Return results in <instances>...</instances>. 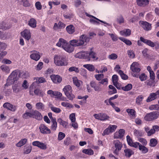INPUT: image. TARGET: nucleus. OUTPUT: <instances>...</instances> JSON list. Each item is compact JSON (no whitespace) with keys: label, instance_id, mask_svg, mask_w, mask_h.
<instances>
[{"label":"nucleus","instance_id":"1","mask_svg":"<svg viewBox=\"0 0 159 159\" xmlns=\"http://www.w3.org/2000/svg\"><path fill=\"white\" fill-rule=\"evenodd\" d=\"M90 38L85 34L81 35L79 39H73L70 41V44L74 47L81 46L89 41Z\"/></svg>","mask_w":159,"mask_h":159},{"label":"nucleus","instance_id":"2","mask_svg":"<svg viewBox=\"0 0 159 159\" xmlns=\"http://www.w3.org/2000/svg\"><path fill=\"white\" fill-rule=\"evenodd\" d=\"M20 74L17 71L15 70L11 74L7 79V82L5 84V87L10 85L13 82L16 83L19 77Z\"/></svg>","mask_w":159,"mask_h":159},{"label":"nucleus","instance_id":"3","mask_svg":"<svg viewBox=\"0 0 159 159\" xmlns=\"http://www.w3.org/2000/svg\"><path fill=\"white\" fill-rule=\"evenodd\" d=\"M65 95L70 100H72L75 98V96L72 93L73 90L70 85L65 86L63 89Z\"/></svg>","mask_w":159,"mask_h":159},{"label":"nucleus","instance_id":"4","mask_svg":"<svg viewBox=\"0 0 159 159\" xmlns=\"http://www.w3.org/2000/svg\"><path fill=\"white\" fill-rule=\"evenodd\" d=\"M54 62L56 66H65L68 64L67 62L65 61L62 57L58 55L54 56Z\"/></svg>","mask_w":159,"mask_h":159},{"label":"nucleus","instance_id":"5","mask_svg":"<svg viewBox=\"0 0 159 159\" xmlns=\"http://www.w3.org/2000/svg\"><path fill=\"white\" fill-rule=\"evenodd\" d=\"M158 116L156 112H152L147 114L144 117V119L147 121H152L157 119Z\"/></svg>","mask_w":159,"mask_h":159},{"label":"nucleus","instance_id":"6","mask_svg":"<svg viewBox=\"0 0 159 159\" xmlns=\"http://www.w3.org/2000/svg\"><path fill=\"white\" fill-rule=\"evenodd\" d=\"M117 127L116 125H110L108 127L105 129L102 134L103 136L108 135L110 133H112L115 131Z\"/></svg>","mask_w":159,"mask_h":159},{"label":"nucleus","instance_id":"7","mask_svg":"<svg viewBox=\"0 0 159 159\" xmlns=\"http://www.w3.org/2000/svg\"><path fill=\"white\" fill-rule=\"evenodd\" d=\"M130 70L134 73H138L140 71V69L139 64L136 62H133L130 66Z\"/></svg>","mask_w":159,"mask_h":159},{"label":"nucleus","instance_id":"8","mask_svg":"<svg viewBox=\"0 0 159 159\" xmlns=\"http://www.w3.org/2000/svg\"><path fill=\"white\" fill-rule=\"evenodd\" d=\"M93 116L96 119L102 121L106 120L109 117L106 114L102 113L95 114L93 115Z\"/></svg>","mask_w":159,"mask_h":159},{"label":"nucleus","instance_id":"9","mask_svg":"<svg viewBox=\"0 0 159 159\" xmlns=\"http://www.w3.org/2000/svg\"><path fill=\"white\" fill-rule=\"evenodd\" d=\"M113 144L115 145V147L116 148L114 153L117 154L118 152L121 150L122 147V143L118 140H116L113 141Z\"/></svg>","mask_w":159,"mask_h":159},{"label":"nucleus","instance_id":"10","mask_svg":"<svg viewBox=\"0 0 159 159\" xmlns=\"http://www.w3.org/2000/svg\"><path fill=\"white\" fill-rule=\"evenodd\" d=\"M39 129L41 133L43 134H50L51 133L50 129L43 124H41L39 126Z\"/></svg>","mask_w":159,"mask_h":159},{"label":"nucleus","instance_id":"11","mask_svg":"<svg viewBox=\"0 0 159 159\" xmlns=\"http://www.w3.org/2000/svg\"><path fill=\"white\" fill-rule=\"evenodd\" d=\"M32 144L33 146L38 147L41 149L45 150L47 148V144L45 143H43L39 141L33 142L32 143Z\"/></svg>","mask_w":159,"mask_h":159},{"label":"nucleus","instance_id":"12","mask_svg":"<svg viewBox=\"0 0 159 159\" xmlns=\"http://www.w3.org/2000/svg\"><path fill=\"white\" fill-rule=\"evenodd\" d=\"M3 107L7 109L8 110L13 112L15 111L17 109L16 106L9 102H5L4 103L3 105Z\"/></svg>","mask_w":159,"mask_h":159},{"label":"nucleus","instance_id":"13","mask_svg":"<svg viewBox=\"0 0 159 159\" xmlns=\"http://www.w3.org/2000/svg\"><path fill=\"white\" fill-rule=\"evenodd\" d=\"M50 78L53 82L55 84L59 83L62 81L61 78L58 75H52Z\"/></svg>","mask_w":159,"mask_h":159},{"label":"nucleus","instance_id":"14","mask_svg":"<svg viewBox=\"0 0 159 159\" xmlns=\"http://www.w3.org/2000/svg\"><path fill=\"white\" fill-rule=\"evenodd\" d=\"M125 131L123 129H120L118 132H116L114 134V139H120L124 136Z\"/></svg>","mask_w":159,"mask_h":159},{"label":"nucleus","instance_id":"15","mask_svg":"<svg viewBox=\"0 0 159 159\" xmlns=\"http://www.w3.org/2000/svg\"><path fill=\"white\" fill-rule=\"evenodd\" d=\"M91 87L93 88L94 90L97 92H100L101 90V89L100 87V84L94 81H92L90 82Z\"/></svg>","mask_w":159,"mask_h":159},{"label":"nucleus","instance_id":"16","mask_svg":"<svg viewBox=\"0 0 159 159\" xmlns=\"http://www.w3.org/2000/svg\"><path fill=\"white\" fill-rule=\"evenodd\" d=\"M21 35L27 40L31 38V33L29 30L25 29L21 32Z\"/></svg>","mask_w":159,"mask_h":159},{"label":"nucleus","instance_id":"17","mask_svg":"<svg viewBox=\"0 0 159 159\" xmlns=\"http://www.w3.org/2000/svg\"><path fill=\"white\" fill-rule=\"evenodd\" d=\"M32 53L30 55V57L31 59L36 61H38L40 58V55L39 52L36 51H33L31 52Z\"/></svg>","mask_w":159,"mask_h":159},{"label":"nucleus","instance_id":"18","mask_svg":"<svg viewBox=\"0 0 159 159\" xmlns=\"http://www.w3.org/2000/svg\"><path fill=\"white\" fill-rule=\"evenodd\" d=\"M21 83L19 81L16 82L14 83L12 87L13 91L16 93L19 92L20 90V86Z\"/></svg>","mask_w":159,"mask_h":159},{"label":"nucleus","instance_id":"19","mask_svg":"<svg viewBox=\"0 0 159 159\" xmlns=\"http://www.w3.org/2000/svg\"><path fill=\"white\" fill-rule=\"evenodd\" d=\"M33 118H35L39 120L42 119L43 116L38 111L34 110L33 111Z\"/></svg>","mask_w":159,"mask_h":159},{"label":"nucleus","instance_id":"20","mask_svg":"<svg viewBox=\"0 0 159 159\" xmlns=\"http://www.w3.org/2000/svg\"><path fill=\"white\" fill-rule=\"evenodd\" d=\"M67 42L62 38H60L58 42L57 43L56 45L59 47H61L62 48L66 46L67 44Z\"/></svg>","mask_w":159,"mask_h":159},{"label":"nucleus","instance_id":"21","mask_svg":"<svg viewBox=\"0 0 159 159\" xmlns=\"http://www.w3.org/2000/svg\"><path fill=\"white\" fill-rule=\"evenodd\" d=\"M140 24L142 25V27L144 30H149L151 29V25L147 22L140 21L139 22Z\"/></svg>","mask_w":159,"mask_h":159},{"label":"nucleus","instance_id":"22","mask_svg":"<svg viewBox=\"0 0 159 159\" xmlns=\"http://www.w3.org/2000/svg\"><path fill=\"white\" fill-rule=\"evenodd\" d=\"M66 25L62 22L59 21L58 24L55 23L53 26V29L55 30H57L59 29L64 28Z\"/></svg>","mask_w":159,"mask_h":159},{"label":"nucleus","instance_id":"23","mask_svg":"<svg viewBox=\"0 0 159 159\" xmlns=\"http://www.w3.org/2000/svg\"><path fill=\"white\" fill-rule=\"evenodd\" d=\"M137 5L140 7H145L149 4V0H137Z\"/></svg>","mask_w":159,"mask_h":159},{"label":"nucleus","instance_id":"24","mask_svg":"<svg viewBox=\"0 0 159 159\" xmlns=\"http://www.w3.org/2000/svg\"><path fill=\"white\" fill-rule=\"evenodd\" d=\"M132 75L133 76L136 78H139L141 81H143L145 80L147 78V76L144 73H142L141 74L139 75L138 74L136 73H133Z\"/></svg>","mask_w":159,"mask_h":159},{"label":"nucleus","instance_id":"25","mask_svg":"<svg viewBox=\"0 0 159 159\" xmlns=\"http://www.w3.org/2000/svg\"><path fill=\"white\" fill-rule=\"evenodd\" d=\"M73 46L71 45V44H69L68 43H67V45L65 46L63 48L66 52H72L74 50V48Z\"/></svg>","mask_w":159,"mask_h":159},{"label":"nucleus","instance_id":"26","mask_svg":"<svg viewBox=\"0 0 159 159\" xmlns=\"http://www.w3.org/2000/svg\"><path fill=\"white\" fill-rule=\"evenodd\" d=\"M37 21L34 18H31L29 21L28 25L31 27L34 28L36 27Z\"/></svg>","mask_w":159,"mask_h":159},{"label":"nucleus","instance_id":"27","mask_svg":"<svg viewBox=\"0 0 159 159\" xmlns=\"http://www.w3.org/2000/svg\"><path fill=\"white\" fill-rule=\"evenodd\" d=\"M124 152L125 156L128 157H130L134 153L133 151L129 148L125 149L124 150Z\"/></svg>","mask_w":159,"mask_h":159},{"label":"nucleus","instance_id":"28","mask_svg":"<svg viewBox=\"0 0 159 159\" xmlns=\"http://www.w3.org/2000/svg\"><path fill=\"white\" fill-rule=\"evenodd\" d=\"M131 33V30L129 29H126L120 32V34L122 36H129Z\"/></svg>","mask_w":159,"mask_h":159},{"label":"nucleus","instance_id":"29","mask_svg":"<svg viewBox=\"0 0 159 159\" xmlns=\"http://www.w3.org/2000/svg\"><path fill=\"white\" fill-rule=\"evenodd\" d=\"M157 97L155 93H152L150 94L149 96L148 97L146 100V101L147 102H151L152 100L157 98Z\"/></svg>","mask_w":159,"mask_h":159},{"label":"nucleus","instance_id":"30","mask_svg":"<svg viewBox=\"0 0 159 159\" xmlns=\"http://www.w3.org/2000/svg\"><path fill=\"white\" fill-rule=\"evenodd\" d=\"M51 122L52 123L51 127V129L52 130L55 131L57 129V123L55 119H52L51 120Z\"/></svg>","mask_w":159,"mask_h":159},{"label":"nucleus","instance_id":"31","mask_svg":"<svg viewBox=\"0 0 159 159\" xmlns=\"http://www.w3.org/2000/svg\"><path fill=\"white\" fill-rule=\"evenodd\" d=\"M126 111L130 116L134 117H135L136 111L134 109L128 108L126 109Z\"/></svg>","mask_w":159,"mask_h":159},{"label":"nucleus","instance_id":"32","mask_svg":"<svg viewBox=\"0 0 159 159\" xmlns=\"http://www.w3.org/2000/svg\"><path fill=\"white\" fill-rule=\"evenodd\" d=\"M36 109L38 110H43L44 109V105L43 103L41 102H38L35 105Z\"/></svg>","mask_w":159,"mask_h":159},{"label":"nucleus","instance_id":"33","mask_svg":"<svg viewBox=\"0 0 159 159\" xmlns=\"http://www.w3.org/2000/svg\"><path fill=\"white\" fill-rule=\"evenodd\" d=\"M66 30L69 34H72L75 31V27L72 25H70L66 27Z\"/></svg>","mask_w":159,"mask_h":159},{"label":"nucleus","instance_id":"34","mask_svg":"<svg viewBox=\"0 0 159 159\" xmlns=\"http://www.w3.org/2000/svg\"><path fill=\"white\" fill-rule=\"evenodd\" d=\"M0 68L2 71L7 74H8L10 72V69L9 67L6 65H3L1 66Z\"/></svg>","mask_w":159,"mask_h":159},{"label":"nucleus","instance_id":"35","mask_svg":"<svg viewBox=\"0 0 159 159\" xmlns=\"http://www.w3.org/2000/svg\"><path fill=\"white\" fill-rule=\"evenodd\" d=\"M139 149L141 151L142 153L143 154L146 153L148 151V148L145 147V146L142 145L141 144L139 145Z\"/></svg>","mask_w":159,"mask_h":159},{"label":"nucleus","instance_id":"36","mask_svg":"<svg viewBox=\"0 0 159 159\" xmlns=\"http://www.w3.org/2000/svg\"><path fill=\"white\" fill-rule=\"evenodd\" d=\"M11 28V26H8L4 22H2L0 23V29L5 30Z\"/></svg>","mask_w":159,"mask_h":159},{"label":"nucleus","instance_id":"37","mask_svg":"<svg viewBox=\"0 0 159 159\" xmlns=\"http://www.w3.org/2000/svg\"><path fill=\"white\" fill-rule=\"evenodd\" d=\"M27 141V139H22L16 144V146L18 147H20L25 144Z\"/></svg>","mask_w":159,"mask_h":159},{"label":"nucleus","instance_id":"38","mask_svg":"<svg viewBox=\"0 0 159 159\" xmlns=\"http://www.w3.org/2000/svg\"><path fill=\"white\" fill-rule=\"evenodd\" d=\"M73 81L74 84L76 86L79 87L80 86L82 81L78 80L76 77L73 78Z\"/></svg>","mask_w":159,"mask_h":159},{"label":"nucleus","instance_id":"39","mask_svg":"<svg viewBox=\"0 0 159 159\" xmlns=\"http://www.w3.org/2000/svg\"><path fill=\"white\" fill-rule=\"evenodd\" d=\"M58 122L61 125H62L63 127L66 128L68 125V123L63 120L61 118H59L57 120Z\"/></svg>","mask_w":159,"mask_h":159},{"label":"nucleus","instance_id":"40","mask_svg":"<svg viewBox=\"0 0 159 159\" xmlns=\"http://www.w3.org/2000/svg\"><path fill=\"white\" fill-rule=\"evenodd\" d=\"M34 93L35 95L42 97L43 96L44 94L43 91L38 89L34 90Z\"/></svg>","mask_w":159,"mask_h":159},{"label":"nucleus","instance_id":"41","mask_svg":"<svg viewBox=\"0 0 159 159\" xmlns=\"http://www.w3.org/2000/svg\"><path fill=\"white\" fill-rule=\"evenodd\" d=\"M83 67L86 68L88 70L91 71H93L95 70L94 67L92 64H88L84 65Z\"/></svg>","mask_w":159,"mask_h":159},{"label":"nucleus","instance_id":"42","mask_svg":"<svg viewBox=\"0 0 159 159\" xmlns=\"http://www.w3.org/2000/svg\"><path fill=\"white\" fill-rule=\"evenodd\" d=\"M89 57L90 60V58H91L96 60H97L98 59V57L96 56V53L95 52L91 51V50L89 52Z\"/></svg>","mask_w":159,"mask_h":159},{"label":"nucleus","instance_id":"43","mask_svg":"<svg viewBox=\"0 0 159 159\" xmlns=\"http://www.w3.org/2000/svg\"><path fill=\"white\" fill-rule=\"evenodd\" d=\"M109 88L110 89H111V91H110L108 92L109 94H112L116 93L117 90L112 85H110L109 86Z\"/></svg>","mask_w":159,"mask_h":159},{"label":"nucleus","instance_id":"44","mask_svg":"<svg viewBox=\"0 0 159 159\" xmlns=\"http://www.w3.org/2000/svg\"><path fill=\"white\" fill-rule=\"evenodd\" d=\"M119 39L125 43L126 45H131L132 44V43L131 41L129 40L126 39L125 38L122 37H120Z\"/></svg>","mask_w":159,"mask_h":159},{"label":"nucleus","instance_id":"45","mask_svg":"<svg viewBox=\"0 0 159 159\" xmlns=\"http://www.w3.org/2000/svg\"><path fill=\"white\" fill-rule=\"evenodd\" d=\"M33 111L32 112H25L22 116L24 118L27 119L28 117L33 118Z\"/></svg>","mask_w":159,"mask_h":159},{"label":"nucleus","instance_id":"46","mask_svg":"<svg viewBox=\"0 0 159 159\" xmlns=\"http://www.w3.org/2000/svg\"><path fill=\"white\" fill-rule=\"evenodd\" d=\"M143 98V97L142 95H140L138 96L136 99V102L137 104L139 105H141Z\"/></svg>","mask_w":159,"mask_h":159},{"label":"nucleus","instance_id":"47","mask_svg":"<svg viewBox=\"0 0 159 159\" xmlns=\"http://www.w3.org/2000/svg\"><path fill=\"white\" fill-rule=\"evenodd\" d=\"M116 21L120 24L124 22V18L122 15H120L117 17L116 18Z\"/></svg>","mask_w":159,"mask_h":159},{"label":"nucleus","instance_id":"48","mask_svg":"<svg viewBox=\"0 0 159 159\" xmlns=\"http://www.w3.org/2000/svg\"><path fill=\"white\" fill-rule=\"evenodd\" d=\"M157 143V140L155 139H152L150 140V146L152 147H155Z\"/></svg>","mask_w":159,"mask_h":159},{"label":"nucleus","instance_id":"49","mask_svg":"<svg viewBox=\"0 0 159 159\" xmlns=\"http://www.w3.org/2000/svg\"><path fill=\"white\" fill-rule=\"evenodd\" d=\"M82 152L89 155H92L93 154V151L91 149H85L82 150Z\"/></svg>","mask_w":159,"mask_h":159},{"label":"nucleus","instance_id":"50","mask_svg":"<svg viewBox=\"0 0 159 159\" xmlns=\"http://www.w3.org/2000/svg\"><path fill=\"white\" fill-rule=\"evenodd\" d=\"M132 85L131 84H128L125 87L122 88V89L124 91H128L132 89Z\"/></svg>","mask_w":159,"mask_h":159},{"label":"nucleus","instance_id":"51","mask_svg":"<svg viewBox=\"0 0 159 159\" xmlns=\"http://www.w3.org/2000/svg\"><path fill=\"white\" fill-rule=\"evenodd\" d=\"M144 130L147 133V135L148 136H150L152 134V133H153L154 131L153 130H152V129L150 130L148 127H145L144 128Z\"/></svg>","mask_w":159,"mask_h":159},{"label":"nucleus","instance_id":"52","mask_svg":"<svg viewBox=\"0 0 159 159\" xmlns=\"http://www.w3.org/2000/svg\"><path fill=\"white\" fill-rule=\"evenodd\" d=\"M83 59H86L88 61H90L89 57V52L88 51H83Z\"/></svg>","mask_w":159,"mask_h":159},{"label":"nucleus","instance_id":"53","mask_svg":"<svg viewBox=\"0 0 159 159\" xmlns=\"http://www.w3.org/2000/svg\"><path fill=\"white\" fill-rule=\"evenodd\" d=\"M118 73L120 75L122 79L126 80L128 78L127 75L124 74L121 70H119Z\"/></svg>","mask_w":159,"mask_h":159},{"label":"nucleus","instance_id":"54","mask_svg":"<svg viewBox=\"0 0 159 159\" xmlns=\"http://www.w3.org/2000/svg\"><path fill=\"white\" fill-rule=\"evenodd\" d=\"M61 105L62 106L67 108H70L73 107V105L67 102H62Z\"/></svg>","mask_w":159,"mask_h":159},{"label":"nucleus","instance_id":"55","mask_svg":"<svg viewBox=\"0 0 159 159\" xmlns=\"http://www.w3.org/2000/svg\"><path fill=\"white\" fill-rule=\"evenodd\" d=\"M108 83V80L107 78L102 79L101 81L99 82V84H101L104 86H107Z\"/></svg>","mask_w":159,"mask_h":159},{"label":"nucleus","instance_id":"56","mask_svg":"<svg viewBox=\"0 0 159 159\" xmlns=\"http://www.w3.org/2000/svg\"><path fill=\"white\" fill-rule=\"evenodd\" d=\"M130 58H134L135 57V55L134 51L132 50H128L127 52Z\"/></svg>","mask_w":159,"mask_h":159},{"label":"nucleus","instance_id":"57","mask_svg":"<svg viewBox=\"0 0 159 159\" xmlns=\"http://www.w3.org/2000/svg\"><path fill=\"white\" fill-rule=\"evenodd\" d=\"M94 76L97 80L100 81L104 78V75L103 74H99L95 75Z\"/></svg>","mask_w":159,"mask_h":159},{"label":"nucleus","instance_id":"58","mask_svg":"<svg viewBox=\"0 0 159 159\" xmlns=\"http://www.w3.org/2000/svg\"><path fill=\"white\" fill-rule=\"evenodd\" d=\"M36 81L38 84L46 82L45 78L43 77H41L37 78L36 79Z\"/></svg>","mask_w":159,"mask_h":159},{"label":"nucleus","instance_id":"59","mask_svg":"<svg viewBox=\"0 0 159 159\" xmlns=\"http://www.w3.org/2000/svg\"><path fill=\"white\" fill-rule=\"evenodd\" d=\"M51 110L56 113H59L61 111V110L59 108L53 106H52L51 107Z\"/></svg>","mask_w":159,"mask_h":159},{"label":"nucleus","instance_id":"60","mask_svg":"<svg viewBox=\"0 0 159 159\" xmlns=\"http://www.w3.org/2000/svg\"><path fill=\"white\" fill-rule=\"evenodd\" d=\"M7 45L5 43L0 42V52L5 49Z\"/></svg>","mask_w":159,"mask_h":159},{"label":"nucleus","instance_id":"61","mask_svg":"<svg viewBox=\"0 0 159 159\" xmlns=\"http://www.w3.org/2000/svg\"><path fill=\"white\" fill-rule=\"evenodd\" d=\"M134 132V135L137 137L141 136L143 134L141 131L135 129Z\"/></svg>","mask_w":159,"mask_h":159},{"label":"nucleus","instance_id":"62","mask_svg":"<svg viewBox=\"0 0 159 159\" xmlns=\"http://www.w3.org/2000/svg\"><path fill=\"white\" fill-rule=\"evenodd\" d=\"M68 70L70 72L74 71L76 73H78L79 72L78 68L74 66L71 67L69 68L68 69Z\"/></svg>","mask_w":159,"mask_h":159},{"label":"nucleus","instance_id":"63","mask_svg":"<svg viewBox=\"0 0 159 159\" xmlns=\"http://www.w3.org/2000/svg\"><path fill=\"white\" fill-rule=\"evenodd\" d=\"M145 83L148 86L151 87L154 85V80H148L145 82Z\"/></svg>","mask_w":159,"mask_h":159},{"label":"nucleus","instance_id":"64","mask_svg":"<svg viewBox=\"0 0 159 159\" xmlns=\"http://www.w3.org/2000/svg\"><path fill=\"white\" fill-rule=\"evenodd\" d=\"M112 80L113 84L118 82V76L116 75H114L112 76Z\"/></svg>","mask_w":159,"mask_h":159}]
</instances>
